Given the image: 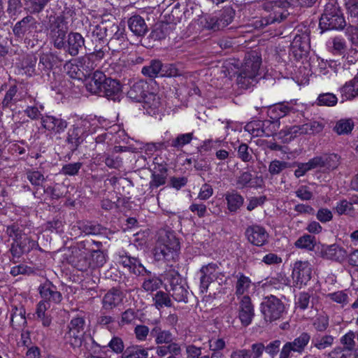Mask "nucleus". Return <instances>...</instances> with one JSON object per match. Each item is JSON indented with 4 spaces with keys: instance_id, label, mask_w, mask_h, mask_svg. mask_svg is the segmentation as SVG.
Returning <instances> with one entry per match:
<instances>
[{
    "instance_id": "nucleus-56",
    "label": "nucleus",
    "mask_w": 358,
    "mask_h": 358,
    "mask_svg": "<svg viewBox=\"0 0 358 358\" xmlns=\"http://www.w3.org/2000/svg\"><path fill=\"white\" fill-rule=\"evenodd\" d=\"M22 4L20 0H8L7 13L13 17L17 16L20 12Z\"/></svg>"
},
{
    "instance_id": "nucleus-14",
    "label": "nucleus",
    "mask_w": 358,
    "mask_h": 358,
    "mask_svg": "<svg viewBox=\"0 0 358 358\" xmlns=\"http://www.w3.org/2000/svg\"><path fill=\"white\" fill-rule=\"evenodd\" d=\"M272 127L273 131H275L279 127V123L278 122H271L270 120L262 121H253L248 123L245 127V131H248L253 136H259L261 134H265L266 136H270L273 134V131L271 133L267 132L264 129L265 127Z\"/></svg>"
},
{
    "instance_id": "nucleus-41",
    "label": "nucleus",
    "mask_w": 358,
    "mask_h": 358,
    "mask_svg": "<svg viewBox=\"0 0 358 358\" xmlns=\"http://www.w3.org/2000/svg\"><path fill=\"white\" fill-rule=\"evenodd\" d=\"M153 301L155 307L160 310L163 307H171V300L169 294L162 291H158L153 296Z\"/></svg>"
},
{
    "instance_id": "nucleus-1",
    "label": "nucleus",
    "mask_w": 358,
    "mask_h": 358,
    "mask_svg": "<svg viewBox=\"0 0 358 358\" xmlns=\"http://www.w3.org/2000/svg\"><path fill=\"white\" fill-rule=\"evenodd\" d=\"M180 245L173 233L162 231L155 248V258L157 261H170L174 259Z\"/></svg>"
},
{
    "instance_id": "nucleus-15",
    "label": "nucleus",
    "mask_w": 358,
    "mask_h": 358,
    "mask_svg": "<svg viewBox=\"0 0 358 358\" xmlns=\"http://www.w3.org/2000/svg\"><path fill=\"white\" fill-rule=\"evenodd\" d=\"M346 255V251L336 244L322 245L320 250V256L322 258L337 262L344 260Z\"/></svg>"
},
{
    "instance_id": "nucleus-50",
    "label": "nucleus",
    "mask_w": 358,
    "mask_h": 358,
    "mask_svg": "<svg viewBox=\"0 0 358 358\" xmlns=\"http://www.w3.org/2000/svg\"><path fill=\"white\" fill-rule=\"evenodd\" d=\"M137 318V313L134 309L128 308L121 314V317L118 322L120 327L132 324Z\"/></svg>"
},
{
    "instance_id": "nucleus-13",
    "label": "nucleus",
    "mask_w": 358,
    "mask_h": 358,
    "mask_svg": "<svg viewBox=\"0 0 358 358\" xmlns=\"http://www.w3.org/2000/svg\"><path fill=\"white\" fill-rule=\"evenodd\" d=\"M41 124L46 130L55 134L64 132L68 126L65 120L52 115L43 116L41 117Z\"/></svg>"
},
{
    "instance_id": "nucleus-43",
    "label": "nucleus",
    "mask_w": 358,
    "mask_h": 358,
    "mask_svg": "<svg viewBox=\"0 0 358 358\" xmlns=\"http://www.w3.org/2000/svg\"><path fill=\"white\" fill-rule=\"evenodd\" d=\"M354 128V122L351 119H341L338 120L334 127V130L338 134H348Z\"/></svg>"
},
{
    "instance_id": "nucleus-37",
    "label": "nucleus",
    "mask_w": 358,
    "mask_h": 358,
    "mask_svg": "<svg viewBox=\"0 0 358 358\" xmlns=\"http://www.w3.org/2000/svg\"><path fill=\"white\" fill-rule=\"evenodd\" d=\"M310 340V335L307 332H303L293 341L289 342L294 348V352L302 353Z\"/></svg>"
},
{
    "instance_id": "nucleus-40",
    "label": "nucleus",
    "mask_w": 358,
    "mask_h": 358,
    "mask_svg": "<svg viewBox=\"0 0 358 358\" xmlns=\"http://www.w3.org/2000/svg\"><path fill=\"white\" fill-rule=\"evenodd\" d=\"M334 338L331 335H322L315 336L312 343L315 348L322 350L331 347L334 343Z\"/></svg>"
},
{
    "instance_id": "nucleus-33",
    "label": "nucleus",
    "mask_w": 358,
    "mask_h": 358,
    "mask_svg": "<svg viewBox=\"0 0 358 358\" xmlns=\"http://www.w3.org/2000/svg\"><path fill=\"white\" fill-rule=\"evenodd\" d=\"M220 26L224 29L233 21L235 16V10L231 6L224 7L219 13L217 14Z\"/></svg>"
},
{
    "instance_id": "nucleus-35",
    "label": "nucleus",
    "mask_w": 358,
    "mask_h": 358,
    "mask_svg": "<svg viewBox=\"0 0 358 358\" xmlns=\"http://www.w3.org/2000/svg\"><path fill=\"white\" fill-rule=\"evenodd\" d=\"M162 62L159 60H153L150 62V64L148 66L143 67L141 72L143 75L146 76L155 78L159 76H164V73H162Z\"/></svg>"
},
{
    "instance_id": "nucleus-24",
    "label": "nucleus",
    "mask_w": 358,
    "mask_h": 358,
    "mask_svg": "<svg viewBox=\"0 0 358 358\" xmlns=\"http://www.w3.org/2000/svg\"><path fill=\"white\" fill-rule=\"evenodd\" d=\"M128 26L131 31L138 36H144L148 31L145 20L140 15L131 16L128 20Z\"/></svg>"
},
{
    "instance_id": "nucleus-34",
    "label": "nucleus",
    "mask_w": 358,
    "mask_h": 358,
    "mask_svg": "<svg viewBox=\"0 0 358 358\" xmlns=\"http://www.w3.org/2000/svg\"><path fill=\"white\" fill-rule=\"evenodd\" d=\"M95 55H88L80 57L78 59V66L80 67V71L83 73V76L89 75L96 67L94 58Z\"/></svg>"
},
{
    "instance_id": "nucleus-6",
    "label": "nucleus",
    "mask_w": 358,
    "mask_h": 358,
    "mask_svg": "<svg viewBox=\"0 0 358 358\" xmlns=\"http://www.w3.org/2000/svg\"><path fill=\"white\" fill-rule=\"evenodd\" d=\"M312 267L308 261H297L292 270V278L294 285L299 288L307 285L311 278Z\"/></svg>"
},
{
    "instance_id": "nucleus-53",
    "label": "nucleus",
    "mask_w": 358,
    "mask_h": 358,
    "mask_svg": "<svg viewBox=\"0 0 358 358\" xmlns=\"http://www.w3.org/2000/svg\"><path fill=\"white\" fill-rule=\"evenodd\" d=\"M116 354H122L124 351V345L122 339L118 336H113L106 345Z\"/></svg>"
},
{
    "instance_id": "nucleus-45",
    "label": "nucleus",
    "mask_w": 358,
    "mask_h": 358,
    "mask_svg": "<svg viewBox=\"0 0 358 358\" xmlns=\"http://www.w3.org/2000/svg\"><path fill=\"white\" fill-rule=\"evenodd\" d=\"M26 174L27 180L36 188L42 187L45 180L43 174L37 170H28Z\"/></svg>"
},
{
    "instance_id": "nucleus-8",
    "label": "nucleus",
    "mask_w": 358,
    "mask_h": 358,
    "mask_svg": "<svg viewBox=\"0 0 358 358\" xmlns=\"http://www.w3.org/2000/svg\"><path fill=\"white\" fill-rule=\"evenodd\" d=\"M6 234L13 241H16L26 253L37 245L35 241L30 239L25 234H22L19 229L13 225L7 227Z\"/></svg>"
},
{
    "instance_id": "nucleus-31",
    "label": "nucleus",
    "mask_w": 358,
    "mask_h": 358,
    "mask_svg": "<svg viewBox=\"0 0 358 358\" xmlns=\"http://www.w3.org/2000/svg\"><path fill=\"white\" fill-rule=\"evenodd\" d=\"M309 49L308 41L304 37L296 36L292 44V50L296 57H301L306 55Z\"/></svg>"
},
{
    "instance_id": "nucleus-32",
    "label": "nucleus",
    "mask_w": 358,
    "mask_h": 358,
    "mask_svg": "<svg viewBox=\"0 0 358 358\" xmlns=\"http://www.w3.org/2000/svg\"><path fill=\"white\" fill-rule=\"evenodd\" d=\"M79 128L74 124L73 128L70 129L68 131L66 141L71 145L73 149H76L84 141L85 135Z\"/></svg>"
},
{
    "instance_id": "nucleus-55",
    "label": "nucleus",
    "mask_w": 358,
    "mask_h": 358,
    "mask_svg": "<svg viewBox=\"0 0 358 358\" xmlns=\"http://www.w3.org/2000/svg\"><path fill=\"white\" fill-rule=\"evenodd\" d=\"M334 209L339 215L348 214L353 210L352 203L341 200L336 203Z\"/></svg>"
},
{
    "instance_id": "nucleus-62",
    "label": "nucleus",
    "mask_w": 358,
    "mask_h": 358,
    "mask_svg": "<svg viewBox=\"0 0 358 358\" xmlns=\"http://www.w3.org/2000/svg\"><path fill=\"white\" fill-rule=\"evenodd\" d=\"M331 44V51L334 54L341 55L345 50L346 45L345 40L343 38L339 37L334 38Z\"/></svg>"
},
{
    "instance_id": "nucleus-17",
    "label": "nucleus",
    "mask_w": 358,
    "mask_h": 358,
    "mask_svg": "<svg viewBox=\"0 0 358 358\" xmlns=\"http://www.w3.org/2000/svg\"><path fill=\"white\" fill-rule=\"evenodd\" d=\"M68 31V27L64 20H59L51 31V37L55 47L58 49L65 48V38Z\"/></svg>"
},
{
    "instance_id": "nucleus-49",
    "label": "nucleus",
    "mask_w": 358,
    "mask_h": 358,
    "mask_svg": "<svg viewBox=\"0 0 358 358\" xmlns=\"http://www.w3.org/2000/svg\"><path fill=\"white\" fill-rule=\"evenodd\" d=\"M337 102L336 96L332 93L321 94L317 99V103L319 106H334Z\"/></svg>"
},
{
    "instance_id": "nucleus-60",
    "label": "nucleus",
    "mask_w": 358,
    "mask_h": 358,
    "mask_svg": "<svg viewBox=\"0 0 358 358\" xmlns=\"http://www.w3.org/2000/svg\"><path fill=\"white\" fill-rule=\"evenodd\" d=\"M269 282L273 285L275 287L280 288L282 286L288 285L289 280L284 273H279L275 277H272Z\"/></svg>"
},
{
    "instance_id": "nucleus-23",
    "label": "nucleus",
    "mask_w": 358,
    "mask_h": 358,
    "mask_svg": "<svg viewBox=\"0 0 358 358\" xmlns=\"http://www.w3.org/2000/svg\"><path fill=\"white\" fill-rule=\"evenodd\" d=\"M106 77V75H104L101 71H95L93 76L90 78L86 83V88L87 91L92 94L101 93Z\"/></svg>"
},
{
    "instance_id": "nucleus-63",
    "label": "nucleus",
    "mask_w": 358,
    "mask_h": 358,
    "mask_svg": "<svg viewBox=\"0 0 358 358\" xmlns=\"http://www.w3.org/2000/svg\"><path fill=\"white\" fill-rule=\"evenodd\" d=\"M36 63V59L32 56H27L22 62V68L29 76H31L34 72Z\"/></svg>"
},
{
    "instance_id": "nucleus-51",
    "label": "nucleus",
    "mask_w": 358,
    "mask_h": 358,
    "mask_svg": "<svg viewBox=\"0 0 358 358\" xmlns=\"http://www.w3.org/2000/svg\"><path fill=\"white\" fill-rule=\"evenodd\" d=\"M167 177L166 170L162 169L159 173H153L150 182V188H157L166 183Z\"/></svg>"
},
{
    "instance_id": "nucleus-59",
    "label": "nucleus",
    "mask_w": 358,
    "mask_h": 358,
    "mask_svg": "<svg viewBox=\"0 0 358 358\" xmlns=\"http://www.w3.org/2000/svg\"><path fill=\"white\" fill-rule=\"evenodd\" d=\"M295 195L301 201H310L313 198V192L306 185L300 186L294 192Z\"/></svg>"
},
{
    "instance_id": "nucleus-47",
    "label": "nucleus",
    "mask_w": 358,
    "mask_h": 358,
    "mask_svg": "<svg viewBox=\"0 0 358 358\" xmlns=\"http://www.w3.org/2000/svg\"><path fill=\"white\" fill-rule=\"evenodd\" d=\"M234 59H230L223 63L222 66L217 69L223 74V77H231L238 73V66L235 64Z\"/></svg>"
},
{
    "instance_id": "nucleus-61",
    "label": "nucleus",
    "mask_w": 358,
    "mask_h": 358,
    "mask_svg": "<svg viewBox=\"0 0 358 358\" xmlns=\"http://www.w3.org/2000/svg\"><path fill=\"white\" fill-rule=\"evenodd\" d=\"M134 332L138 341H145L149 335L150 329L145 325L138 324L135 327Z\"/></svg>"
},
{
    "instance_id": "nucleus-5",
    "label": "nucleus",
    "mask_w": 358,
    "mask_h": 358,
    "mask_svg": "<svg viewBox=\"0 0 358 358\" xmlns=\"http://www.w3.org/2000/svg\"><path fill=\"white\" fill-rule=\"evenodd\" d=\"M261 310L266 321L272 322L279 319L284 311L282 303L275 296L266 297L261 303Z\"/></svg>"
},
{
    "instance_id": "nucleus-46",
    "label": "nucleus",
    "mask_w": 358,
    "mask_h": 358,
    "mask_svg": "<svg viewBox=\"0 0 358 358\" xmlns=\"http://www.w3.org/2000/svg\"><path fill=\"white\" fill-rule=\"evenodd\" d=\"M315 244V238L310 235H303L296 240L294 245L300 249L313 250Z\"/></svg>"
},
{
    "instance_id": "nucleus-26",
    "label": "nucleus",
    "mask_w": 358,
    "mask_h": 358,
    "mask_svg": "<svg viewBox=\"0 0 358 358\" xmlns=\"http://www.w3.org/2000/svg\"><path fill=\"white\" fill-rule=\"evenodd\" d=\"M117 262L134 273H141L145 269L137 259L126 255H120Z\"/></svg>"
},
{
    "instance_id": "nucleus-52",
    "label": "nucleus",
    "mask_w": 358,
    "mask_h": 358,
    "mask_svg": "<svg viewBox=\"0 0 358 358\" xmlns=\"http://www.w3.org/2000/svg\"><path fill=\"white\" fill-rule=\"evenodd\" d=\"M109 25H106L104 23L97 24L92 29V34L94 37H96L98 40H102L105 37L110 36L109 34Z\"/></svg>"
},
{
    "instance_id": "nucleus-28",
    "label": "nucleus",
    "mask_w": 358,
    "mask_h": 358,
    "mask_svg": "<svg viewBox=\"0 0 358 358\" xmlns=\"http://www.w3.org/2000/svg\"><path fill=\"white\" fill-rule=\"evenodd\" d=\"M227 209L231 213L236 212L243 206V197L236 192H227L225 194Z\"/></svg>"
},
{
    "instance_id": "nucleus-12",
    "label": "nucleus",
    "mask_w": 358,
    "mask_h": 358,
    "mask_svg": "<svg viewBox=\"0 0 358 358\" xmlns=\"http://www.w3.org/2000/svg\"><path fill=\"white\" fill-rule=\"evenodd\" d=\"M170 292L172 297L178 302L186 301L187 298V285L185 281L179 276H173L170 281Z\"/></svg>"
},
{
    "instance_id": "nucleus-57",
    "label": "nucleus",
    "mask_w": 358,
    "mask_h": 358,
    "mask_svg": "<svg viewBox=\"0 0 358 358\" xmlns=\"http://www.w3.org/2000/svg\"><path fill=\"white\" fill-rule=\"evenodd\" d=\"M82 163L75 162L65 164L62 166V173L66 176H76L82 167Z\"/></svg>"
},
{
    "instance_id": "nucleus-4",
    "label": "nucleus",
    "mask_w": 358,
    "mask_h": 358,
    "mask_svg": "<svg viewBox=\"0 0 358 358\" xmlns=\"http://www.w3.org/2000/svg\"><path fill=\"white\" fill-rule=\"evenodd\" d=\"M320 25L326 29H343L345 25L343 17L340 14L338 8L332 3H327L324 13L320 20Z\"/></svg>"
},
{
    "instance_id": "nucleus-27",
    "label": "nucleus",
    "mask_w": 358,
    "mask_h": 358,
    "mask_svg": "<svg viewBox=\"0 0 358 358\" xmlns=\"http://www.w3.org/2000/svg\"><path fill=\"white\" fill-rule=\"evenodd\" d=\"M158 322L157 320L155 321V327L150 331L151 336L155 338L157 344L170 343L173 339L172 334L169 331L163 330L157 325Z\"/></svg>"
},
{
    "instance_id": "nucleus-21",
    "label": "nucleus",
    "mask_w": 358,
    "mask_h": 358,
    "mask_svg": "<svg viewBox=\"0 0 358 358\" xmlns=\"http://www.w3.org/2000/svg\"><path fill=\"white\" fill-rule=\"evenodd\" d=\"M141 102L143 103V108L150 115H156L162 104L159 96L154 93H148Z\"/></svg>"
},
{
    "instance_id": "nucleus-22",
    "label": "nucleus",
    "mask_w": 358,
    "mask_h": 358,
    "mask_svg": "<svg viewBox=\"0 0 358 358\" xmlns=\"http://www.w3.org/2000/svg\"><path fill=\"white\" fill-rule=\"evenodd\" d=\"M84 38L79 33H71L69 34L67 44H65L66 51L71 55L78 54L80 48L84 45Z\"/></svg>"
},
{
    "instance_id": "nucleus-44",
    "label": "nucleus",
    "mask_w": 358,
    "mask_h": 358,
    "mask_svg": "<svg viewBox=\"0 0 358 358\" xmlns=\"http://www.w3.org/2000/svg\"><path fill=\"white\" fill-rule=\"evenodd\" d=\"M201 24L207 29L218 31L222 29L216 15H205L201 19Z\"/></svg>"
},
{
    "instance_id": "nucleus-58",
    "label": "nucleus",
    "mask_w": 358,
    "mask_h": 358,
    "mask_svg": "<svg viewBox=\"0 0 358 358\" xmlns=\"http://www.w3.org/2000/svg\"><path fill=\"white\" fill-rule=\"evenodd\" d=\"M286 168H287V162L275 159L270 163L268 171L271 175H277Z\"/></svg>"
},
{
    "instance_id": "nucleus-39",
    "label": "nucleus",
    "mask_w": 358,
    "mask_h": 358,
    "mask_svg": "<svg viewBox=\"0 0 358 358\" xmlns=\"http://www.w3.org/2000/svg\"><path fill=\"white\" fill-rule=\"evenodd\" d=\"M83 332H80L74 329H69L66 334L65 339L73 348L81 346L83 338Z\"/></svg>"
},
{
    "instance_id": "nucleus-16",
    "label": "nucleus",
    "mask_w": 358,
    "mask_h": 358,
    "mask_svg": "<svg viewBox=\"0 0 358 358\" xmlns=\"http://www.w3.org/2000/svg\"><path fill=\"white\" fill-rule=\"evenodd\" d=\"M42 301L58 303L62 300V294L50 282L46 281L39 287Z\"/></svg>"
},
{
    "instance_id": "nucleus-18",
    "label": "nucleus",
    "mask_w": 358,
    "mask_h": 358,
    "mask_svg": "<svg viewBox=\"0 0 358 358\" xmlns=\"http://www.w3.org/2000/svg\"><path fill=\"white\" fill-rule=\"evenodd\" d=\"M101 93L108 99L117 100L121 94L120 84L115 80L106 77Z\"/></svg>"
},
{
    "instance_id": "nucleus-20",
    "label": "nucleus",
    "mask_w": 358,
    "mask_h": 358,
    "mask_svg": "<svg viewBox=\"0 0 358 358\" xmlns=\"http://www.w3.org/2000/svg\"><path fill=\"white\" fill-rule=\"evenodd\" d=\"M36 22L33 17L26 16L15 24L13 28V34L18 38H22L27 33L36 27Z\"/></svg>"
},
{
    "instance_id": "nucleus-54",
    "label": "nucleus",
    "mask_w": 358,
    "mask_h": 358,
    "mask_svg": "<svg viewBox=\"0 0 358 358\" xmlns=\"http://www.w3.org/2000/svg\"><path fill=\"white\" fill-rule=\"evenodd\" d=\"M162 283V280L158 278H149L144 280L142 286L146 292H153L159 289Z\"/></svg>"
},
{
    "instance_id": "nucleus-25",
    "label": "nucleus",
    "mask_w": 358,
    "mask_h": 358,
    "mask_svg": "<svg viewBox=\"0 0 358 358\" xmlns=\"http://www.w3.org/2000/svg\"><path fill=\"white\" fill-rule=\"evenodd\" d=\"M147 88L148 84L145 82L143 80L137 81L131 85L130 90L127 92V95L131 99L141 102L145 95L147 94L145 93V90Z\"/></svg>"
},
{
    "instance_id": "nucleus-42",
    "label": "nucleus",
    "mask_w": 358,
    "mask_h": 358,
    "mask_svg": "<svg viewBox=\"0 0 358 358\" xmlns=\"http://www.w3.org/2000/svg\"><path fill=\"white\" fill-rule=\"evenodd\" d=\"M10 322L15 329L24 327L27 324L24 310L23 308H15V310L11 315Z\"/></svg>"
},
{
    "instance_id": "nucleus-30",
    "label": "nucleus",
    "mask_w": 358,
    "mask_h": 358,
    "mask_svg": "<svg viewBox=\"0 0 358 358\" xmlns=\"http://www.w3.org/2000/svg\"><path fill=\"white\" fill-rule=\"evenodd\" d=\"M148 350L141 345L128 346L122 355V358H148Z\"/></svg>"
},
{
    "instance_id": "nucleus-29",
    "label": "nucleus",
    "mask_w": 358,
    "mask_h": 358,
    "mask_svg": "<svg viewBox=\"0 0 358 358\" xmlns=\"http://www.w3.org/2000/svg\"><path fill=\"white\" fill-rule=\"evenodd\" d=\"M341 92L343 97L347 100H351L358 96V77H355L347 82L341 88Z\"/></svg>"
},
{
    "instance_id": "nucleus-7",
    "label": "nucleus",
    "mask_w": 358,
    "mask_h": 358,
    "mask_svg": "<svg viewBox=\"0 0 358 358\" xmlns=\"http://www.w3.org/2000/svg\"><path fill=\"white\" fill-rule=\"evenodd\" d=\"M109 34L110 39L108 42V45L113 51H119L124 48L126 44V34L125 28L123 26H120L116 24H109Z\"/></svg>"
},
{
    "instance_id": "nucleus-38",
    "label": "nucleus",
    "mask_w": 358,
    "mask_h": 358,
    "mask_svg": "<svg viewBox=\"0 0 358 358\" xmlns=\"http://www.w3.org/2000/svg\"><path fill=\"white\" fill-rule=\"evenodd\" d=\"M194 138V133L180 134L171 140L170 146L177 150L182 149L185 145L191 143Z\"/></svg>"
},
{
    "instance_id": "nucleus-9",
    "label": "nucleus",
    "mask_w": 358,
    "mask_h": 358,
    "mask_svg": "<svg viewBox=\"0 0 358 358\" xmlns=\"http://www.w3.org/2000/svg\"><path fill=\"white\" fill-rule=\"evenodd\" d=\"M239 300L238 318L244 327L250 325L255 315L254 306L250 296L241 297Z\"/></svg>"
},
{
    "instance_id": "nucleus-64",
    "label": "nucleus",
    "mask_w": 358,
    "mask_h": 358,
    "mask_svg": "<svg viewBox=\"0 0 358 358\" xmlns=\"http://www.w3.org/2000/svg\"><path fill=\"white\" fill-rule=\"evenodd\" d=\"M238 157L244 162H248L252 159V156L247 144L241 143L238 146Z\"/></svg>"
},
{
    "instance_id": "nucleus-3",
    "label": "nucleus",
    "mask_w": 358,
    "mask_h": 358,
    "mask_svg": "<svg viewBox=\"0 0 358 358\" xmlns=\"http://www.w3.org/2000/svg\"><path fill=\"white\" fill-rule=\"evenodd\" d=\"M200 289L201 292H207L211 282L216 281L222 285L226 281L224 273L215 263H210L203 266L200 269Z\"/></svg>"
},
{
    "instance_id": "nucleus-11",
    "label": "nucleus",
    "mask_w": 358,
    "mask_h": 358,
    "mask_svg": "<svg viewBox=\"0 0 358 358\" xmlns=\"http://www.w3.org/2000/svg\"><path fill=\"white\" fill-rule=\"evenodd\" d=\"M236 281L235 282V295L238 299L241 297L250 296V291L253 289L255 284L251 279L245 275L243 273H239L236 276Z\"/></svg>"
},
{
    "instance_id": "nucleus-36",
    "label": "nucleus",
    "mask_w": 358,
    "mask_h": 358,
    "mask_svg": "<svg viewBox=\"0 0 358 358\" xmlns=\"http://www.w3.org/2000/svg\"><path fill=\"white\" fill-rule=\"evenodd\" d=\"M291 110L292 108L289 107L288 104L278 103L271 107L268 109V113L271 118L273 120H278L287 115Z\"/></svg>"
},
{
    "instance_id": "nucleus-2",
    "label": "nucleus",
    "mask_w": 358,
    "mask_h": 358,
    "mask_svg": "<svg viewBox=\"0 0 358 358\" xmlns=\"http://www.w3.org/2000/svg\"><path fill=\"white\" fill-rule=\"evenodd\" d=\"M261 63L262 58L257 52H252L245 56L237 78L238 84L241 87L248 88L252 84L258 75Z\"/></svg>"
},
{
    "instance_id": "nucleus-19",
    "label": "nucleus",
    "mask_w": 358,
    "mask_h": 358,
    "mask_svg": "<svg viewBox=\"0 0 358 358\" xmlns=\"http://www.w3.org/2000/svg\"><path fill=\"white\" fill-rule=\"evenodd\" d=\"M123 298L121 291L115 288L111 289L103 298V307L106 310H111L122 303Z\"/></svg>"
},
{
    "instance_id": "nucleus-48",
    "label": "nucleus",
    "mask_w": 358,
    "mask_h": 358,
    "mask_svg": "<svg viewBox=\"0 0 358 358\" xmlns=\"http://www.w3.org/2000/svg\"><path fill=\"white\" fill-rule=\"evenodd\" d=\"M326 297L330 300L341 304L342 306H345L349 302V297L345 290H341L328 294Z\"/></svg>"
},
{
    "instance_id": "nucleus-10",
    "label": "nucleus",
    "mask_w": 358,
    "mask_h": 358,
    "mask_svg": "<svg viewBox=\"0 0 358 358\" xmlns=\"http://www.w3.org/2000/svg\"><path fill=\"white\" fill-rule=\"evenodd\" d=\"M245 234L248 241L257 246L265 245L268 238V234L266 229L259 225L249 227L246 229Z\"/></svg>"
}]
</instances>
